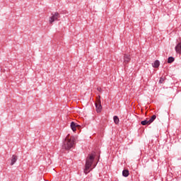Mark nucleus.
<instances>
[{
	"instance_id": "obj_4",
	"label": "nucleus",
	"mask_w": 181,
	"mask_h": 181,
	"mask_svg": "<svg viewBox=\"0 0 181 181\" xmlns=\"http://www.w3.org/2000/svg\"><path fill=\"white\" fill-rule=\"evenodd\" d=\"M131 62V55L125 54L124 56V64H128Z\"/></svg>"
},
{
	"instance_id": "obj_5",
	"label": "nucleus",
	"mask_w": 181,
	"mask_h": 181,
	"mask_svg": "<svg viewBox=\"0 0 181 181\" xmlns=\"http://www.w3.org/2000/svg\"><path fill=\"white\" fill-rule=\"evenodd\" d=\"M95 107L97 112H100L101 110H103V106H101V100H98V102L95 103Z\"/></svg>"
},
{
	"instance_id": "obj_10",
	"label": "nucleus",
	"mask_w": 181,
	"mask_h": 181,
	"mask_svg": "<svg viewBox=\"0 0 181 181\" xmlns=\"http://www.w3.org/2000/svg\"><path fill=\"white\" fill-rule=\"evenodd\" d=\"M122 176H124V177H128V176H129V170H124L122 171Z\"/></svg>"
},
{
	"instance_id": "obj_14",
	"label": "nucleus",
	"mask_w": 181,
	"mask_h": 181,
	"mask_svg": "<svg viewBox=\"0 0 181 181\" xmlns=\"http://www.w3.org/2000/svg\"><path fill=\"white\" fill-rule=\"evenodd\" d=\"M175 62V58L173 57H168V63H173Z\"/></svg>"
},
{
	"instance_id": "obj_16",
	"label": "nucleus",
	"mask_w": 181,
	"mask_h": 181,
	"mask_svg": "<svg viewBox=\"0 0 181 181\" xmlns=\"http://www.w3.org/2000/svg\"><path fill=\"white\" fill-rule=\"evenodd\" d=\"M98 91H101V88H98Z\"/></svg>"
},
{
	"instance_id": "obj_9",
	"label": "nucleus",
	"mask_w": 181,
	"mask_h": 181,
	"mask_svg": "<svg viewBox=\"0 0 181 181\" xmlns=\"http://www.w3.org/2000/svg\"><path fill=\"white\" fill-rule=\"evenodd\" d=\"M160 65V62H159V60H156L153 64V67H154L155 69H158V67H159Z\"/></svg>"
},
{
	"instance_id": "obj_8",
	"label": "nucleus",
	"mask_w": 181,
	"mask_h": 181,
	"mask_svg": "<svg viewBox=\"0 0 181 181\" xmlns=\"http://www.w3.org/2000/svg\"><path fill=\"white\" fill-rule=\"evenodd\" d=\"M77 127H78V125H77L76 123H74V122H71V128L74 132H75V131H76Z\"/></svg>"
},
{
	"instance_id": "obj_2",
	"label": "nucleus",
	"mask_w": 181,
	"mask_h": 181,
	"mask_svg": "<svg viewBox=\"0 0 181 181\" xmlns=\"http://www.w3.org/2000/svg\"><path fill=\"white\" fill-rule=\"evenodd\" d=\"M74 136L69 137V136H67L64 141L62 148L66 150L71 149V148L74 146Z\"/></svg>"
},
{
	"instance_id": "obj_12",
	"label": "nucleus",
	"mask_w": 181,
	"mask_h": 181,
	"mask_svg": "<svg viewBox=\"0 0 181 181\" xmlns=\"http://www.w3.org/2000/svg\"><path fill=\"white\" fill-rule=\"evenodd\" d=\"M141 125H151L149 120H144L141 122Z\"/></svg>"
},
{
	"instance_id": "obj_3",
	"label": "nucleus",
	"mask_w": 181,
	"mask_h": 181,
	"mask_svg": "<svg viewBox=\"0 0 181 181\" xmlns=\"http://www.w3.org/2000/svg\"><path fill=\"white\" fill-rule=\"evenodd\" d=\"M60 18V13L59 12H54L52 13V16L49 18V23H53L56 21H59V18Z\"/></svg>"
},
{
	"instance_id": "obj_6",
	"label": "nucleus",
	"mask_w": 181,
	"mask_h": 181,
	"mask_svg": "<svg viewBox=\"0 0 181 181\" xmlns=\"http://www.w3.org/2000/svg\"><path fill=\"white\" fill-rule=\"evenodd\" d=\"M175 52H176V53H178V54H181V42H179L175 46Z\"/></svg>"
},
{
	"instance_id": "obj_11",
	"label": "nucleus",
	"mask_w": 181,
	"mask_h": 181,
	"mask_svg": "<svg viewBox=\"0 0 181 181\" xmlns=\"http://www.w3.org/2000/svg\"><path fill=\"white\" fill-rule=\"evenodd\" d=\"M113 119L116 125H118V124H119V118H118L117 116H114Z\"/></svg>"
},
{
	"instance_id": "obj_7",
	"label": "nucleus",
	"mask_w": 181,
	"mask_h": 181,
	"mask_svg": "<svg viewBox=\"0 0 181 181\" xmlns=\"http://www.w3.org/2000/svg\"><path fill=\"white\" fill-rule=\"evenodd\" d=\"M11 160V166H13V165H15V163H16V161L18 160V156H16V155H13Z\"/></svg>"
},
{
	"instance_id": "obj_15",
	"label": "nucleus",
	"mask_w": 181,
	"mask_h": 181,
	"mask_svg": "<svg viewBox=\"0 0 181 181\" xmlns=\"http://www.w3.org/2000/svg\"><path fill=\"white\" fill-rule=\"evenodd\" d=\"M165 78H162V77H161V78H160V80H159V83H160V84H163V83L165 82Z\"/></svg>"
},
{
	"instance_id": "obj_1",
	"label": "nucleus",
	"mask_w": 181,
	"mask_h": 181,
	"mask_svg": "<svg viewBox=\"0 0 181 181\" xmlns=\"http://www.w3.org/2000/svg\"><path fill=\"white\" fill-rule=\"evenodd\" d=\"M95 158V152L92 151L90 154L88 155V158H86V162L85 165V169L83 170V172L85 175H87L90 173V168H91V165H93V162H94V159Z\"/></svg>"
},
{
	"instance_id": "obj_13",
	"label": "nucleus",
	"mask_w": 181,
	"mask_h": 181,
	"mask_svg": "<svg viewBox=\"0 0 181 181\" xmlns=\"http://www.w3.org/2000/svg\"><path fill=\"white\" fill-rule=\"evenodd\" d=\"M155 119H156V115H153L151 118H150V119L148 120L149 121V122H150V124H152V122H153V121H155Z\"/></svg>"
}]
</instances>
